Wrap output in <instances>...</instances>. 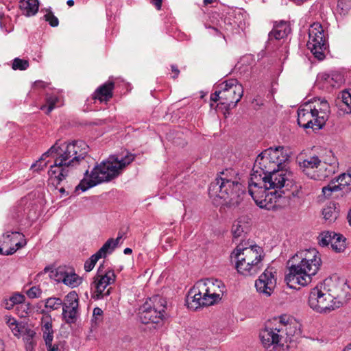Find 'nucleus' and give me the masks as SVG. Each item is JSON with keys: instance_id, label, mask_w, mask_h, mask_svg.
I'll list each match as a JSON object with an SVG mask.
<instances>
[{"instance_id": "11", "label": "nucleus", "mask_w": 351, "mask_h": 351, "mask_svg": "<svg viewBox=\"0 0 351 351\" xmlns=\"http://www.w3.org/2000/svg\"><path fill=\"white\" fill-rule=\"evenodd\" d=\"M307 47L319 60L325 58L324 51L328 48L327 37L319 23H313L308 29Z\"/></svg>"}, {"instance_id": "50", "label": "nucleus", "mask_w": 351, "mask_h": 351, "mask_svg": "<svg viewBox=\"0 0 351 351\" xmlns=\"http://www.w3.org/2000/svg\"><path fill=\"white\" fill-rule=\"evenodd\" d=\"M221 93H222V90H221V88H217V90L215 91L214 93L211 94L210 95V99L211 101H220V103L221 102Z\"/></svg>"}, {"instance_id": "21", "label": "nucleus", "mask_w": 351, "mask_h": 351, "mask_svg": "<svg viewBox=\"0 0 351 351\" xmlns=\"http://www.w3.org/2000/svg\"><path fill=\"white\" fill-rule=\"evenodd\" d=\"M151 303H144L140 308L139 319L143 324H158L162 321L165 315L151 308Z\"/></svg>"}, {"instance_id": "34", "label": "nucleus", "mask_w": 351, "mask_h": 351, "mask_svg": "<svg viewBox=\"0 0 351 351\" xmlns=\"http://www.w3.org/2000/svg\"><path fill=\"white\" fill-rule=\"evenodd\" d=\"M330 245L336 252H343L346 248V239L341 234L334 232Z\"/></svg>"}, {"instance_id": "25", "label": "nucleus", "mask_w": 351, "mask_h": 351, "mask_svg": "<svg viewBox=\"0 0 351 351\" xmlns=\"http://www.w3.org/2000/svg\"><path fill=\"white\" fill-rule=\"evenodd\" d=\"M291 29L285 22H280L274 26L272 30L269 34V40H280L287 36L290 33Z\"/></svg>"}, {"instance_id": "36", "label": "nucleus", "mask_w": 351, "mask_h": 351, "mask_svg": "<svg viewBox=\"0 0 351 351\" xmlns=\"http://www.w3.org/2000/svg\"><path fill=\"white\" fill-rule=\"evenodd\" d=\"M36 332L31 329H25V332L23 335V339L25 343V348L27 351H33L35 346L34 337Z\"/></svg>"}, {"instance_id": "52", "label": "nucleus", "mask_w": 351, "mask_h": 351, "mask_svg": "<svg viewBox=\"0 0 351 351\" xmlns=\"http://www.w3.org/2000/svg\"><path fill=\"white\" fill-rule=\"evenodd\" d=\"M5 321L10 328L17 323L16 320L14 317L8 315L5 317Z\"/></svg>"}, {"instance_id": "3", "label": "nucleus", "mask_w": 351, "mask_h": 351, "mask_svg": "<svg viewBox=\"0 0 351 351\" xmlns=\"http://www.w3.org/2000/svg\"><path fill=\"white\" fill-rule=\"evenodd\" d=\"M224 284L217 279L197 281L187 294L186 303L189 308L195 311L202 306H210L221 299Z\"/></svg>"}, {"instance_id": "28", "label": "nucleus", "mask_w": 351, "mask_h": 351, "mask_svg": "<svg viewBox=\"0 0 351 351\" xmlns=\"http://www.w3.org/2000/svg\"><path fill=\"white\" fill-rule=\"evenodd\" d=\"M321 161L322 160L317 156H310L300 162V167L307 176L308 172H312L313 170L317 169Z\"/></svg>"}, {"instance_id": "8", "label": "nucleus", "mask_w": 351, "mask_h": 351, "mask_svg": "<svg viewBox=\"0 0 351 351\" xmlns=\"http://www.w3.org/2000/svg\"><path fill=\"white\" fill-rule=\"evenodd\" d=\"M249 183L257 186H263L268 190L274 189V192L285 191V195L291 193L295 186H301L295 184L291 173L283 168H279L265 176L258 170H254V172L250 175Z\"/></svg>"}, {"instance_id": "33", "label": "nucleus", "mask_w": 351, "mask_h": 351, "mask_svg": "<svg viewBox=\"0 0 351 351\" xmlns=\"http://www.w3.org/2000/svg\"><path fill=\"white\" fill-rule=\"evenodd\" d=\"M4 234L9 235L10 243L12 244L14 247L19 249L26 245L24 235L19 232H8Z\"/></svg>"}, {"instance_id": "60", "label": "nucleus", "mask_w": 351, "mask_h": 351, "mask_svg": "<svg viewBox=\"0 0 351 351\" xmlns=\"http://www.w3.org/2000/svg\"><path fill=\"white\" fill-rule=\"evenodd\" d=\"M122 238V236L119 235L117 239H109V240H112L113 241V245L116 247L119 244L120 239Z\"/></svg>"}, {"instance_id": "23", "label": "nucleus", "mask_w": 351, "mask_h": 351, "mask_svg": "<svg viewBox=\"0 0 351 351\" xmlns=\"http://www.w3.org/2000/svg\"><path fill=\"white\" fill-rule=\"evenodd\" d=\"M113 88V82L108 81L104 83L96 89L93 95V99H98L101 102L109 101L112 97Z\"/></svg>"}, {"instance_id": "53", "label": "nucleus", "mask_w": 351, "mask_h": 351, "mask_svg": "<svg viewBox=\"0 0 351 351\" xmlns=\"http://www.w3.org/2000/svg\"><path fill=\"white\" fill-rule=\"evenodd\" d=\"M20 308L23 310V313L21 315V317H25L28 311L30 310L29 304H24L23 302L21 304Z\"/></svg>"}, {"instance_id": "44", "label": "nucleus", "mask_w": 351, "mask_h": 351, "mask_svg": "<svg viewBox=\"0 0 351 351\" xmlns=\"http://www.w3.org/2000/svg\"><path fill=\"white\" fill-rule=\"evenodd\" d=\"M26 294L31 299L37 298L40 297L42 291L38 287L34 286L26 291Z\"/></svg>"}, {"instance_id": "20", "label": "nucleus", "mask_w": 351, "mask_h": 351, "mask_svg": "<svg viewBox=\"0 0 351 351\" xmlns=\"http://www.w3.org/2000/svg\"><path fill=\"white\" fill-rule=\"evenodd\" d=\"M276 283V279L271 269H267L256 280L255 287L258 292L269 297L271 295Z\"/></svg>"}, {"instance_id": "7", "label": "nucleus", "mask_w": 351, "mask_h": 351, "mask_svg": "<svg viewBox=\"0 0 351 351\" xmlns=\"http://www.w3.org/2000/svg\"><path fill=\"white\" fill-rule=\"evenodd\" d=\"M231 257L236 260V269L244 276L256 274L261 269L264 253L262 247L257 245L245 247L240 243L231 254Z\"/></svg>"}, {"instance_id": "1", "label": "nucleus", "mask_w": 351, "mask_h": 351, "mask_svg": "<svg viewBox=\"0 0 351 351\" xmlns=\"http://www.w3.org/2000/svg\"><path fill=\"white\" fill-rule=\"evenodd\" d=\"M88 146L83 141H75L69 143H64L56 147L52 146L45 152L41 157L31 165V169L39 171L47 166L45 162L47 157L56 154L53 165L48 171L53 184H60L66 177L73 174L74 170L80 167L84 178L75 186V191H86L99 184L108 182L118 177L122 171L135 158V156L126 152L110 155L106 160L97 165L88 175V165L90 158L87 156Z\"/></svg>"}, {"instance_id": "39", "label": "nucleus", "mask_w": 351, "mask_h": 351, "mask_svg": "<svg viewBox=\"0 0 351 351\" xmlns=\"http://www.w3.org/2000/svg\"><path fill=\"white\" fill-rule=\"evenodd\" d=\"M115 248L113 241L108 239L96 253L99 254L101 258H105L108 254H111Z\"/></svg>"}, {"instance_id": "27", "label": "nucleus", "mask_w": 351, "mask_h": 351, "mask_svg": "<svg viewBox=\"0 0 351 351\" xmlns=\"http://www.w3.org/2000/svg\"><path fill=\"white\" fill-rule=\"evenodd\" d=\"M19 6L23 14L31 16L37 13L39 3L38 0H21Z\"/></svg>"}, {"instance_id": "32", "label": "nucleus", "mask_w": 351, "mask_h": 351, "mask_svg": "<svg viewBox=\"0 0 351 351\" xmlns=\"http://www.w3.org/2000/svg\"><path fill=\"white\" fill-rule=\"evenodd\" d=\"M82 282V278L76 274L72 268H70L66 274V277H65V280L62 283L71 288H75L81 285Z\"/></svg>"}, {"instance_id": "56", "label": "nucleus", "mask_w": 351, "mask_h": 351, "mask_svg": "<svg viewBox=\"0 0 351 351\" xmlns=\"http://www.w3.org/2000/svg\"><path fill=\"white\" fill-rule=\"evenodd\" d=\"M12 332L15 336H17L19 334H20L22 331L19 328L18 324L16 323L14 326L10 328Z\"/></svg>"}, {"instance_id": "43", "label": "nucleus", "mask_w": 351, "mask_h": 351, "mask_svg": "<svg viewBox=\"0 0 351 351\" xmlns=\"http://www.w3.org/2000/svg\"><path fill=\"white\" fill-rule=\"evenodd\" d=\"M101 258L99 254L92 255L84 263V269L86 271H90L95 267L99 259Z\"/></svg>"}, {"instance_id": "16", "label": "nucleus", "mask_w": 351, "mask_h": 351, "mask_svg": "<svg viewBox=\"0 0 351 351\" xmlns=\"http://www.w3.org/2000/svg\"><path fill=\"white\" fill-rule=\"evenodd\" d=\"M79 298L75 291L69 293L62 305V318L66 324H74L79 315Z\"/></svg>"}, {"instance_id": "57", "label": "nucleus", "mask_w": 351, "mask_h": 351, "mask_svg": "<svg viewBox=\"0 0 351 351\" xmlns=\"http://www.w3.org/2000/svg\"><path fill=\"white\" fill-rule=\"evenodd\" d=\"M150 1L156 6L158 10L161 9L162 0H150Z\"/></svg>"}, {"instance_id": "63", "label": "nucleus", "mask_w": 351, "mask_h": 351, "mask_svg": "<svg viewBox=\"0 0 351 351\" xmlns=\"http://www.w3.org/2000/svg\"><path fill=\"white\" fill-rule=\"evenodd\" d=\"M348 219L349 223L351 226V209L350 210V211L348 213Z\"/></svg>"}, {"instance_id": "37", "label": "nucleus", "mask_w": 351, "mask_h": 351, "mask_svg": "<svg viewBox=\"0 0 351 351\" xmlns=\"http://www.w3.org/2000/svg\"><path fill=\"white\" fill-rule=\"evenodd\" d=\"M70 268L66 266H60L51 271V276L58 282H63Z\"/></svg>"}, {"instance_id": "47", "label": "nucleus", "mask_w": 351, "mask_h": 351, "mask_svg": "<svg viewBox=\"0 0 351 351\" xmlns=\"http://www.w3.org/2000/svg\"><path fill=\"white\" fill-rule=\"evenodd\" d=\"M10 299L14 305L18 304H21L25 300V296L21 293H16L10 296Z\"/></svg>"}, {"instance_id": "2", "label": "nucleus", "mask_w": 351, "mask_h": 351, "mask_svg": "<svg viewBox=\"0 0 351 351\" xmlns=\"http://www.w3.org/2000/svg\"><path fill=\"white\" fill-rule=\"evenodd\" d=\"M319 252L314 248L298 252L289 261V273L285 280L291 289L296 285L306 286L312 281L321 265Z\"/></svg>"}, {"instance_id": "42", "label": "nucleus", "mask_w": 351, "mask_h": 351, "mask_svg": "<svg viewBox=\"0 0 351 351\" xmlns=\"http://www.w3.org/2000/svg\"><path fill=\"white\" fill-rule=\"evenodd\" d=\"M29 67V62L26 60L16 58L13 60L12 68L14 70H26Z\"/></svg>"}, {"instance_id": "35", "label": "nucleus", "mask_w": 351, "mask_h": 351, "mask_svg": "<svg viewBox=\"0 0 351 351\" xmlns=\"http://www.w3.org/2000/svg\"><path fill=\"white\" fill-rule=\"evenodd\" d=\"M341 110L345 113H351V93L348 90L341 92V101L339 104Z\"/></svg>"}, {"instance_id": "22", "label": "nucleus", "mask_w": 351, "mask_h": 351, "mask_svg": "<svg viewBox=\"0 0 351 351\" xmlns=\"http://www.w3.org/2000/svg\"><path fill=\"white\" fill-rule=\"evenodd\" d=\"M26 201L22 199L19 206L17 208L16 217L19 219L26 218L28 220L33 221L37 217V208L32 203L26 205Z\"/></svg>"}, {"instance_id": "5", "label": "nucleus", "mask_w": 351, "mask_h": 351, "mask_svg": "<svg viewBox=\"0 0 351 351\" xmlns=\"http://www.w3.org/2000/svg\"><path fill=\"white\" fill-rule=\"evenodd\" d=\"M248 192L258 206L267 210L290 205L292 199L302 196L301 186H295L291 193L285 195V191H269L263 186L248 183Z\"/></svg>"}, {"instance_id": "40", "label": "nucleus", "mask_w": 351, "mask_h": 351, "mask_svg": "<svg viewBox=\"0 0 351 351\" xmlns=\"http://www.w3.org/2000/svg\"><path fill=\"white\" fill-rule=\"evenodd\" d=\"M63 303L59 298H49L45 300V307L50 310H57L62 307Z\"/></svg>"}, {"instance_id": "61", "label": "nucleus", "mask_w": 351, "mask_h": 351, "mask_svg": "<svg viewBox=\"0 0 351 351\" xmlns=\"http://www.w3.org/2000/svg\"><path fill=\"white\" fill-rule=\"evenodd\" d=\"M132 249H131V248H129V247H126V248H125V249H124V250H123V253H124L125 254H132Z\"/></svg>"}, {"instance_id": "59", "label": "nucleus", "mask_w": 351, "mask_h": 351, "mask_svg": "<svg viewBox=\"0 0 351 351\" xmlns=\"http://www.w3.org/2000/svg\"><path fill=\"white\" fill-rule=\"evenodd\" d=\"M171 67L172 72H173L175 73V75L173 76V78L175 79L178 76V75L180 73V71L178 69L177 66H176V65H171Z\"/></svg>"}, {"instance_id": "55", "label": "nucleus", "mask_w": 351, "mask_h": 351, "mask_svg": "<svg viewBox=\"0 0 351 351\" xmlns=\"http://www.w3.org/2000/svg\"><path fill=\"white\" fill-rule=\"evenodd\" d=\"M47 86V84L43 81H36L34 84V87L35 88H45Z\"/></svg>"}, {"instance_id": "38", "label": "nucleus", "mask_w": 351, "mask_h": 351, "mask_svg": "<svg viewBox=\"0 0 351 351\" xmlns=\"http://www.w3.org/2000/svg\"><path fill=\"white\" fill-rule=\"evenodd\" d=\"M58 101V97L56 95H47V105H43L40 110H45L47 114H49L56 107V104Z\"/></svg>"}, {"instance_id": "12", "label": "nucleus", "mask_w": 351, "mask_h": 351, "mask_svg": "<svg viewBox=\"0 0 351 351\" xmlns=\"http://www.w3.org/2000/svg\"><path fill=\"white\" fill-rule=\"evenodd\" d=\"M221 88V105L227 109L234 108L243 95V88L237 79H229L217 86Z\"/></svg>"}, {"instance_id": "18", "label": "nucleus", "mask_w": 351, "mask_h": 351, "mask_svg": "<svg viewBox=\"0 0 351 351\" xmlns=\"http://www.w3.org/2000/svg\"><path fill=\"white\" fill-rule=\"evenodd\" d=\"M274 322H278V327L280 328V334L285 341H291L293 337L301 336L300 324L287 315L274 318Z\"/></svg>"}, {"instance_id": "45", "label": "nucleus", "mask_w": 351, "mask_h": 351, "mask_svg": "<svg viewBox=\"0 0 351 351\" xmlns=\"http://www.w3.org/2000/svg\"><path fill=\"white\" fill-rule=\"evenodd\" d=\"M45 20L49 22L51 27H57L59 24L58 19L55 16L52 12L49 11L44 16Z\"/></svg>"}, {"instance_id": "29", "label": "nucleus", "mask_w": 351, "mask_h": 351, "mask_svg": "<svg viewBox=\"0 0 351 351\" xmlns=\"http://www.w3.org/2000/svg\"><path fill=\"white\" fill-rule=\"evenodd\" d=\"M339 210L337 204L330 203L322 210L324 219L329 223L334 222L339 216Z\"/></svg>"}, {"instance_id": "10", "label": "nucleus", "mask_w": 351, "mask_h": 351, "mask_svg": "<svg viewBox=\"0 0 351 351\" xmlns=\"http://www.w3.org/2000/svg\"><path fill=\"white\" fill-rule=\"evenodd\" d=\"M308 305L314 311L327 314L338 308L333 301L326 282L320 284L311 289L308 296Z\"/></svg>"}, {"instance_id": "6", "label": "nucleus", "mask_w": 351, "mask_h": 351, "mask_svg": "<svg viewBox=\"0 0 351 351\" xmlns=\"http://www.w3.org/2000/svg\"><path fill=\"white\" fill-rule=\"evenodd\" d=\"M208 193L211 197L222 199L223 205L235 207L243 199L245 187L238 181L232 180L224 176L217 178L210 183Z\"/></svg>"}, {"instance_id": "41", "label": "nucleus", "mask_w": 351, "mask_h": 351, "mask_svg": "<svg viewBox=\"0 0 351 351\" xmlns=\"http://www.w3.org/2000/svg\"><path fill=\"white\" fill-rule=\"evenodd\" d=\"M333 232H323L318 237V243L321 246H328L331 243Z\"/></svg>"}, {"instance_id": "54", "label": "nucleus", "mask_w": 351, "mask_h": 351, "mask_svg": "<svg viewBox=\"0 0 351 351\" xmlns=\"http://www.w3.org/2000/svg\"><path fill=\"white\" fill-rule=\"evenodd\" d=\"M2 306L8 309V310H10V309H12L13 308V306H14V304H12V302L10 301V299H4L3 301V303H2Z\"/></svg>"}, {"instance_id": "19", "label": "nucleus", "mask_w": 351, "mask_h": 351, "mask_svg": "<svg viewBox=\"0 0 351 351\" xmlns=\"http://www.w3.org/2000/svg\"><path fill=\"white\" fill-rule=\"evenodd\" d=\"M344 190L351 191V173L349 169L333 179L330 184L322 188V193L326 197H330L332 192Z\"/></svg>"}, {"instance_id": "62", "label": "nucleus", "mask_w": 351, "mask_h": 351, "mask_svg": "<svg viewBox=\"0 0 351 351\" xmlns=\"http://www.w3.org/2000/svg\"><path fill=\"white\" fill-rule=\"evenodd\" d=\"M66 3L69 6L71 7L74 5V1L73 0H68Z\"/></svg>"}, {"instance_id": "15", "label": "nucleus", "mask_w": 351, "mask_h": 351, "mask_svg": "<svg viewBox=\"0 0 351 351\" xmlns=\"http://www.w3.org/2000/svg\"><path fill=\"white\" fill-rule=\"evenodd\" d=\"M326 286L338 308L351 298V290L345 280L338 279L336 282H326Z\"/></svg>"}, {"instance_id": "4", "label": "nucleus", "mask_w": 351, "mask_h": 351, "mask_svg": "<svg viewBox=\"0 0 351 351\" xmlns=\"http://www.w3.org/2000/svg\"><path fill=\"white\" fill-rule=\"evenodd\" d=\"M330 113V105L325 98L313 97L298 109V123L304 129L319 130L326 125Z\"/></svg>"}, {"instance_id": "26", "label": "nucleus", "mask_w": 351, "mask_h": 351, "mask_svg": "<svg viewBox=\"0 0 351 351\" xmlns=\"http://www.w3.org/2000/svg\"><path fill=\"white\" fill-rule=\"evenodd\" d=\"M41 330L45 343L53 341V330L52 328V318L50 315H45L41 319Z\"/></svg>"}, {"instance_id": "64", "label": "nucleus", "mask_w": 351, "mask_h": 351, "mask_svg": "<svg viewBox=\"0 0 351 351\" xmlns=\"http://www.w3.org/2000/svg\"><path fill=\"white\" fill-rule=\"evenodd\" d=\"M343 351H351V344L346 347Z\"/></svg>"}, {"instance_id": "48", "label": "nucleus", "mask_w": 351, "mask_h": 351, "mask_svg": "<svg viewBox=\"0 0 351 351\" xmlns=\"http://www.w3.org/2000/svg\"><path fill=\"white\" fill-rule=\"evenodd\" d=\"M103 311L99 308L95 307L93 312V321H95V324L101 322Z\"/></svg>"}, {"instance_id": "24", "label": "nucleus", "mask_w": 351, "mask_h": 351, "mask_svg": "<svg viewBox=\"0 0 351 351\" xmlns=\"http://www.w3.org/2000/svg\"><path fill=\"white\" fill-rule=\"evenodd\" d=\"M249 219L245 217L239 218L235 221L232 227V233L234 239L242 237L243 234H246L250 228Z\"/></svg>"}, {"instance_id": "17", "label": "nucleus", "mask_w": 351, "mask_h": 351, "mask_svg": "<svg viewBox=\"0 0 351 351\" xmlns=\"http://www.w3.org/2000/svg\"><path fill=\"white\" fill-rule=\"evenodd\" d=\"M338 168L337 159L332 154L328 160H322L317 169L308 172L307 176L315 180H324L335 173Z\"/></svg>"}, {"instance_id": "49", "label": "nucleus", "mask_w": 351, "mask_h": 351, "mask_svg": "<svg viewBox=\"0 0 351 351\" xmlns=\"http://www.w3.org/2000/svg\"><path fill=\"white\" fill-rule=\"evenodd\" d=\"M337 6L343 11H348L351 8V0H339Z\"/></svg>"}, {"instance_id": "31", "label": "nucleus", "mask_w": 351, "mask_h": 351, "mask_svg": "<svg viewBox=\"0 0 351 351\" xmlns=\"http://www.w3.org/2000/svg\"><path fill=\"white\" fill-rule=\"evenodd\" d=\"M145 303H151V308L158 311H161L165 315L167 307V301L160 295H154L149 298Z\"/></svg>"}, {"instance_id": "58", "label": "nucleus", "mask_w": 351, "mask_h": 351, "mask_svg": "<svg viewBox=\"0 0 351 351\" xmlns=\"http://www.w3.org/2000/svg\"><path fill=\"white\" fill-rule=\"evenodd\" d=\"M338 77V75H335L332 74L331 75V78L332 79H330L328 80V82H327V86H335V83H336V82L335 81V77Z\"/></svg>"}, {"instance_id": "51", "label": "nucleus", "mask_w": 351, "mask_h": 351, "mask_svg": "<svg viewBox=\"0 0 351 351\" xmlns=\"http://www.w3.org/2000/svg\"><path fill=\"white\" fill-rule=\"evenodd\" d=\"M331 78V75L328 73H322L318 76V81L323 84V86H327V82Z\"/></svg>"}, {"instance_id": "46", "label": "nucleus", "mask_w": 351, "mask_h": 351, "mask_svg": "<svg viewBox=\"0 0 351 351\" xmlns=\"http://www.w3.org/2000/svg\"><path fill=\"white\" fill-rule=\"evenodd\" d=\"M47 351H64V345L62 343H52V341L49 343H45Z\"/></svg>"}, {"instance_id": "30", "label": "nucleus", "mask_w": 351, "mask_h": 351, "mask_svg": "<svg viewBox=\"0 0 351 351\" xmlns=\"http://www.w3.org/2000/svg\"><path fill=\"white\" fill-rule=\"evenodd\" d=\"M9 235L3 234L0 239V254L11 255L16 252L18 247H14L12 244L10 243Z\"/></svg>"}, {"instance_id": "13", "label": "nucleus", "mask_w": 351, "mask_h": 351, "mask_svg": "<svg viewBox=\"0 0 351 351\" xmlns=\"http://www.w3.org/2000/svg\"><path fill=\"white\" fill-rule=\"evenodd\" d=\"M116 276L112 269L103 271L101 265L99 267L97 274L93 278L91 284V289L94 290L95 295L94 298L97 300L102 299L110 294L111 288L106 290L107 287L114 282Z\"/></svg>"}, {"instance_id": "9", "label": "nucleus", "mask_w": 351, "mask_h": 351, "mask_svg": "<svg viewBox=\"0 0 351 351\" xmlns=\"http://www.w3.org/2000/svg\"><path fill=\"white\" fill-rule=\"evenodd\" d=\"M290 158V152L283 146L269 147L256 157L252 173L258 170L263 176L271 173L279 168H284L285 163Z\"/></svg>"}, {"instance_id": "14", "label": "nucleus", "mask_w": 351, "mask_h": 351, "mask_svg": "<svg viewBox=\"0 0 351 351\" xmlns=\"http://www.w3.org/2000/svg\"><path fill=\"white\" fill-rule=\"evenodd\" d=\"M280 328L278 327V322H268L265 327L260 331L259 337L263 346L266 349L274 348L280 345L282 341Z\"/></svg>"}]
</instances>
